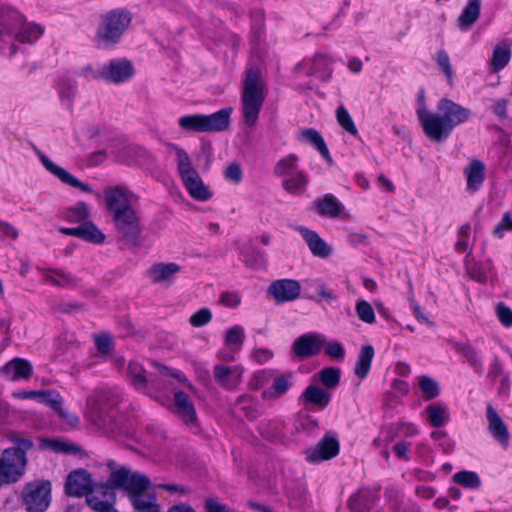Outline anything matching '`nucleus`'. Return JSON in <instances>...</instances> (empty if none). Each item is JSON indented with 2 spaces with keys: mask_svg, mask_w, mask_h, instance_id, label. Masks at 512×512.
<instances>
[{
  "mask_svg": "<svg viewBox=\"0 0 512 512\" xmlns=\"http://www.w3.org/2000/svg\"><path fill=\"white\" fill-rule=\"evenodd\" d=\"M417 383L425 400H432L440 394L438 383L427 375L419 376Z\"/></svg>",
  "mask_w": 512,
  "mask_h": 512,
  "instance_id": "obj_44",
  "label": "nucleus"
},
{
  "mask_svg": "<svg viewBox=\"0 0 512 512\" xmlns=\"http://www.w3.org/2000/svg\"><path fill=\"white\" fill-rule=\"evenodd\" d=\"M130 23L131 14L124 9H114L107 12L97 28V43L103 47L116 44Z\"/></svg>",
  "mask_w": 512,
  "mask_h": 512,
  "instance_id": "obj_9",
  "label": "nucleus"
},
{
  "mask_svg": "<svg viewBox=\"0 0 512 512\" xmlns=\"http://www.w3.org/2000/svg\"><path fill=\"white\" fill-rule=\"evenodd\" d=\"M115 486L108 483H97L85 496L88 506L96 512H111L115 503Z\"/></svg>",
  "mask_w": 512,
  "mask_h": 512,
  "instance_id": "obj_14",
  "label": "nucleus"
},
{
  "mask_svg": "<svg viewBox=\"0 0 512 512\" xmlns=\"http://www.w3.org/2000/svg\"><path fill=\"white\" fill-rule=\"evenodd\" d=\"M253 401L251 396L242 395L237 399V405L240 406V409L245 413V416L248 418L256 417V410L252 407Z\"/></svg>",
  "mask_w": 512,
  "mask_h": 512,
  "instance_id": "obj_60",
  "label": "nucleus"
},
{
  "mask_svg": "<svg viewBox=\"0 0 512 512\" xmlns=\"http://www.w3.org/2000/svg\"><path fill=\"white\" fill-rule=\"evenodd\" d=\"M225 345L230 348L231 352H237L241 349L245 340V330L242 326L235 325L225 332Z\"/></svg>",
  "mask_w": 512,
  "mask_h": 512,
  "instance_id": "obj_41",
  "label": "nucleus"
},
{
  "mask_svg": "<svg viewBox=\"0 0 512 512\" xmlns=\"http://www.w3.org/2000/svg\"><path fill=\"white\" fill-rule=\"evenodd\" d=\"M319 381L327 388H334L340 380V370L334 367H327L319 372Z\"/></svg>",
  "mask_w": 512,
  "mask_h": 512,
  "instance_id": "obj_51",
  "label": "nucleus"
},
{
  "mask_svg": "<svg viewBox=\"0 0 512 512\" xmlns=\"http://www.w3.org/2000/svg\"><path fill=\"white\" fill-rule=\"evenodd\" d=\"M80 238L93 244H101L105 235L92 222H85L81 225Z\"/></svg>",
  "mask_w": 512,
  "mask_h": 512,
  "instance_id": "obj_46",
  "label": "nucleus"
},
{
  "mask_svg": "<svg viewBox=\"0 0 512 512\" xmlns=\"http://www.w3.org/2000/svg\"><path fill=\"white\" fill-rule=\"evenodd\" d=\"M263 381L269 385L262 391V397L268 401H274L288 393L294 383L292 372H280L278 370H265L260 374Z\"/></svg>",
  "mask_w": 512,
  "mask_h": 512,
  "instance_id": "obj_13",
  "label": "nucleus"
},
{
  "mask_svg": "<svg viewBox=\"0 0 512 512\" xmlns=\"http://www.w3.org/2000/svg\"><path fill=\"white\" fill-rule=\"evenodd\" d=\"M231 113L232 108H224L210 115H185L178 119V125L187 132H220L228 128Z\"/></svg>",
  "mask_w": 512,
  "mask_h": 512,
  "instance_id": "obj_8",
  "label": "nucleus"
},
{
  "mask_svg": "<svg viewBox=\"0 0 512 512\" xmlns=\"http://www.w3.org/2000/svg\"><path fill=\"white\" fill-rule=\"evenodd\" d=\"M454 349L457 353L463 355L467 362L476 370H480L482 368L483 362L478 352L472 346L464 343H456Z\"/></svg>",
  "mask_w": 512,
  "mask_h": 512,
  "instance_id": "obj_45",
  "label": "nucleus"
},
{
  "mask_svg": "<svg viewBox=\"0 0 512 512\" xmlns=\"http://www.w3.org/2000/svg\"><path fill=\"white\" fill-rule=\"evenodd\" d=\"M314 205L319 215L328 218L338 217L344 208L341 202L332 194H326L324 197L315 200Z\"/></svg>",
  "mask_w": 512,
  "mask_h": 512,
  "instance_id": "obj_34",
  "label": "nucleus"
},
{
  "mask_svg": "<svg viewBox=\"0 0 512 512\" xmlns=\"http://www.w3.org/2000/svg\"><path fill=\"white\" fill-rule=\"evenodd\" d=\"M470 233L471 228L469 225H463L458 231V239L455 243V250L459 253L466 252L470 247Z\"/></svg>",
  "mask_w": 512,
  "mask_h": 512,
  "instance_id": "obj_52",
  "label": "nucleus"
},
{
  "mask_svg": "<svg viewBox=\"0 0 512 512\" xmlns=\"http://www.w3.org/2000/svg\"><path fill=\"white\" fill-rule=\"evenodd\" d=\"M374 358V348L371 345L361 347L355 364L354 373L360 380L367 377Z\"/></svg>",
  "mask_w": 512,
  "mask_h": 512,
  "instance_id": "obj_36",
  "label": "nucleus"
},
{
  "mask_svg": "<svg viewBox=\"0 0 512 512\" xmlns=\"http://www.w3.org/2000/svg\"><path fill=\"white\" fill-rule=\"evenodd\" d=\"M45 33V26L29 21L24 14L11 6L0 8V53L13 56L18 43L32 45Z\"/></svg>",
  "mask_w": 512,
  "mask_h": 512,
  "instance_id": "obj_3",
  "label": "nucleus"
},
{
  "mask_svg": "<svg viewBox=\"0 0 512 512\" xmlns=\"http://www.w3.org/2000/svg\"><path fill=\"white\" fill-rule=\"evenodd\" d=\"M90 216V208L84 202H78L74 206L69 207L64 214L67 221L73 223H81L86 221Z\"/></svg>",
  "mask_w": 512,
  "mask_h": 512,
  "instance_id": "obj_42",
  "label": "nucleus"
},
{
  "mask_svg": "<svg viewBox=\"0 0 512 512\" xmlns=\"http://www.w3.org/2000/svg\"><path fill=\"white\" fill-rule=\"evenodd\" d=\"M496 315L503 326H512V310L509 307H507L503 303H499L496 306Z\"/></svg>",
  "mask_w": 512,
  "mask_h": 512,
  "instance_id": "obj_59",
  "label": "nucleus"
},
{
  "mask_svg": "<svg viewBox=\"0 0 512 512\" xmlns=\"http://www.w3.org/2000/svg\"><path fill=\"white\" fill-rule=\"evenodd\" d=\"M486 168L479 160H472L465 168L464 173L467 179V190L476 192L482 186L485 179Z\"/></svg>",
  "mask_w": 512,
  "mask_h": 512,
  "instance_id": "obj_31",
  "label": "nucleus"
},
{
  "mask_svg": "<svg viewBox=\"0 0 512 512\" xmlns=\"http://www.w3.org/2000/svg\"><path fill=\"white\" fill-rule=\"evenodd\" d=\"M242 368L240 366L215 365L214 378L217 383L226 389H234L241 381Z\"/></svg>",
  "mask_w": 512,
  "mask_h": 512,
  "instance_id": "obj_27",
  "label": "nucleus"
},
{
  "mask_svg": "<svg viewBox=\"0 0 512 512\" xmlns=\"http://www.w3.org/2000/svg\"><path fill=\"white\" fill-rule=\"evenodd\" d=\"M296 231L301 235L313 256L324 259L332 254V247L317 232L303 226L296 227Z\"/></svg>",
  "mask_w": 512,
  "mask_h": 512,
  "instance_id": "obj_23",
  "label": "nucleus"
},
{
  "mask_svg": "<svg viewBox=\"0 0 512 512\" xmlns=\"http://www.w3.org/2000/svg\"><path fill=\"white\" fill-rule=\"evenodd\" d=\"M212 319V312L209 308H201L193 313L189 318V323L193 327H202L208 324Z\"/></svg>",
  "mask_w": 512,
  "mask_h": 512,
  "instance_id": "obj_54",
  "label": "nucleus"
},
{
  "mask_svg": "<svg viewBox=\"0 0 512 512\" xmlns=\"http://www.w3.org/2000/svg\"><path fill=\"white\" fill-rule=\"evenodd\" d=\"M355 312L357 317L364 323L373 324L376 320L372 305L365 300L356 302Z\"/></svg>",
  "mask_w": 512,
  "mask_h": 512,
  "instance_id": "obj_50",
  "label": "nucleus"
},
{
  "mask_svg": "<svg viewBox=\"0 0 512 512\" xmlns=\"http://www.w3.org/2000/svg\"><path fill=\"white\" fill-rule=\"evenodd\" d=\"M411 442L401 439L397 441L392 450L398 459L409 461L411 459Z\"/></svg>",
  "mask_w": 512,
  "mask_h": 512,
  "instance_id": "obj_56",
  "label": "nucleus"
},
{
  "mask_svg": "<svg viewBox=\"0 0 512 512\" xmlns=\"http://www.w3.org/2000/svg\"><path fill=\"white\" fill-rule=\"evenodd\" d=\"M266 94L259 71L255 68L248 69L242 91V110L247 125L252 126L256 123Z\"/></svg>",
  "mask_w": 512,
  "mask_h": 512,
  "instance_id": "obj_6",
  "label": "nucleus"
},
{
  "mask_svg": "<svg viewBox=\"0 0 512 512\" xmlns=\"http://www.w3.org/2000/svg\"><path fill=\"white\" fill-rule=\"evenodd\" d=\"M390 440L395 438L407 439L417 436L420 433L419 427L412 422L399 421L389 427Z\"/></svg>",
  "mask_w": 512,
  "mask_h": 512,
  "instance_id": "obj_40",
  "label": "nucleus"
},
{
  "mask_svg": "<svg viewBox=\"0 0 512 512\" xmlns=\"http://www.w3.org/2000/svg\"><path fill=\"white\" fill-rule=\"evenodd\" d=\"M36 401L45 404L56 411L63 404L62 397L55 390H37Z\"/></svg>",
  "mask_w": 512,
  "mask_h": 512,
  "instance_id": "obj_47",
  "label": "nucleus"
},
{
  "mask_svg": "<svg viewBox=\"0 0 512 512\" xmlns=\"http://www.w3.org/2000/svg\"><path fill=\"white\" fill-rule=\"evenodd\" d=\"M0 373L10 381L28 379L32 374V365L22 358H14L0 368Z\"/></svg>",
  "mask_w": 512,
  "mask_h": 512,
  "instance_id": "obj_26",
  "label": "nucleus"
},
{
  "mask_svg": "<svg viewBox=\"0 0 512 512\" xmlns=\"http://www.w3.org/2000/svg\"><path fill=\"white\" fill-rule=\"evenodd\" d=\"M219 301L227 308H236L241 303V296L235 291H225L221 293Z\"/></svg>",
  "mask_w": 512,
  "mask_h": 512,
  "instance_id": "obj_57",
  "label": "nucleus"
},
{
  "mask_svg": "<svg viewBox=\"0 0 512 512\" xmlns=\"http://www.w3.org/2000/svg\"><path fill=\"white\" fill-rule=\"evenodd\" d=\"M379 491L369 488L360 489L349 500V507L354 512H384L376 509Z\"/></svg>",
  "mask_w": 512,
  "mask_h": 512,
  "instance_id": "obj_24",
  "label": "nucleus"
},
{
  "mask_svg": "<svg viewBox=\"0 0 512 512\" xmlns=\"http://www.w3.org/2000/svg\"><path fill=\"white\" fill-rule=\"evenodd\" d=\"M127 378L130 383L137 389L145 391L147 388V379L145 370L137 361H130L127 368Z\"/></svg>",
  "mask_w": 512,
  "mask_h": 512,
  "instance_id": "obj_39",
  "label": "nucleus"
},
{
  "mask_svg": "<svg viewBox=\"0 0 512 512\" xmlns=\"http://www.w3.org/2000/svg\"><path fill=\"white\" fill-rule=\"evenodd\" d=\"M453 480L455 483L469 489L478 488L481 484L478 474L472 471L458 472L454 474Z\"/></svg>",
  "mask_w": 512,
  "mask_h": 512,
  "instance_id": "obj_49",
  "label": "nucleus"
},
{
  "mask_svg": "<svg viewBox=\"0 0 512 512\" xmlns=\"http://www.w3.org/2000/svg\"><path fill=\"white\" fill-rule=\"evenodd\" d=\"M40 160L43 166L64 184L77 188L83 193H94V189L89 184L80 181L67 170L52 162L47 156L41 155Z\"/></svg>",
  "mask_w": 512,
  "mask_h": 512,
  "instance_id": "obj_22",
  "label": "nucleus"
},
{
  "mask_svg": "<svg viewBox=\"0 0 512 512\" xmlns=\"http://www.w3.org/2000/svg\"><path fill=\"white\" fill-rule=\"evenodd\" d=\"M336 119L338 124L351 135H358V129L349 114L348 110L343 106H339L336 110Z\"/></svg>",
  "mask_w": 512,
  "mask_h": 512,
  "instance_id": "obj_48",
  "label": "nucleus"
},
{
  "mask_svg": "<svg viewBox=\"0 0 512 512\" xmlns=\"http://www.w3.org/2000/svg\"><path fill=\"white\" fill-rule=\"evenodd\" d=\"M43 276V281L61 288H71L76 286V278L69 272L59 269H39Z\"/></svg>",
  "mask_w": 512,
  "mask_h": 512,
  "instance_id": "obj_30",
  "label": "nucleus"
},
{
  "mask_svg": "<svg viewBox=\"0 0 512 512\" xmlns=\"http://www.w3.org/2000/svg\"><path fill=\"white\" fill-rule=\"evenodd\" d=\"M119 396L111 390H95L87 398L84 417L94 426L103 427L109 410L118 402Z\"/></svg>",
  "mask_w": 512,
  "mask_h": 512,
  "instance_id": "obj_11",
  "label": "nucleus"
},
{
  "mask_svg": "<svg viewBox=\"0 0 512 512\" xmlns=\"http://www.w3.org/2000/svg\"><path fill=\"white\" fill-rule=\"evenodd\" d=\"M10 440L16 447L5 449L0 457V487L18 482L25 473L26 452L32 447L29 439L13 435Z\"/></svg>",
  "mask_w": 512,
  "mask_h": 512,
  "instance_id": "obj_5",
  "label": "nucleus"
},
{
  "mask_svg": "<svg viewBox=\"0 0 512 512\" xmlns=\"http://www.w3.org/2000/svg\"><path fill=\"white\" fill-rule=\"evenodd\" d=\"M84 71L86 76L119 84L128 81L133 76L134 67L126 59H114L103 64L96 71H93L91 67H87Z\"/></svg>",
  "mask_w": 512,
  "mask_h": 512,
  "instance_id": "obj_12",
  "label": "nucleus"
},
{
  "mask_svg": "<svg viewBox=\"0 0 512 512\" xmlns=\"http://www.w3.org/2000/svg\"><path fill=\"white\" fill-rule=\"evenodd\" d=\"M487 429L493 439L503 448L510 444V433L507 424L491 405L486 408Z\"/></svg>",
  "mask_w": 512,
  "mask_h": 512,
  "instance_id": "obj_19",
  "label": "nucleus"
},
{
  "mask_svg": "<svg viewBox=\"0 0 512 512\" xmlns=\"http://www.w3.org/2000/svg\"><path fill=\"white\" fill-rule=\"evenodd\" d=\"M340 451V443L335 432L328 431L311 449L306 451V459L310 463H320L336 457Z\"/></svg>",
  "mask_w": 512,
  "mask_h": 512,
  "instance_id": "obj_15",
  "label": "nucleus"
},
{
  "mask_svg": "<svg viewBox=\"0 0 512 512\" xmlns=\"http://www.w3.org/2000/svg\"><path fill=\"white\" fill-rule=\"evenodd\" d=\"M385 497L392 512H400V504L403 501V493L401 490L396 488H388L385 491Z\"/></svg>",
  "mask_w": 512,
  "mask_h": 512,
  "instance_id": "obj_53",
  "label": "nucleus"
},
{
  "mask_svg": "<svg viewBox=\"0 0 512 512\" xmlns=\"http://www.w3.org/2000/svg\"><path fill=\"white\" fill-rule=\"evenodd\" d=\"M512 231V218L506 213L499 224L494 228L493 234L501 238L505 232Z\"/></svg>",
  "mask_w": 512,
  "mask_h": 512,
  "instance_id": "obj_61",
  "label": "nucleus"
},
{
  "mask_svg": "<svg viewBox=\"0 0 512 512\" xmlns=\"http://www.w3.org/2000/svg\"><path fill=\"white\" fill-rule=\"evenodd\" d=\"M21 503L26 512H45L52 500V485L48 480L27 482L21 491Z\"/></svg>",
  "mask_w": 512,
  "mask_h": 512,
  "instance_id": "obj_10",
  "label": "nucleus"
},
{
  "mask_svg": "<svg viewBox=\"0 0 512 512\" xmlns=\"http://www.w3.org/2000/svg\"><path fill=\"white\" fill-rule=\"evenodd\" d=\"M482 0H467L457 19V25L461 31L469 30L479 19Z\"/></svg>",
  "mask_w": 512,
  "mask_h": 512,
  "instance_id": "obj_29",
  "label": "nucleus"
},
{
  "mask_svg": "<svg viewBox=\"0 0 512 512\" xmlns=\"http://www.w3.org/2000/svg\"><path fill=\"white\" fill-rule=\"evenodd\" d=\"M301 398L305 403H310L320 409H323L329 404L331 395L316 385H310L304 390Z\"/></svg>",
  "mask_w": 512,
  "mask_h": 512,
  "instance_id": "obj_35",
  "label": "nucleus"
},
{
  "mask_svg": "<svg viewBox=\"0 0 512 512\" xmlns=\"http://www.w3.org/2000/svg\"><path fill=\"white\" fill-rule=\"evenodd\" d=\"M273 173L281 179L282 188L287 193L300 195L306 191L309 180L300 168L299 157L296 154H288L280 158L274 166Z\"/></svg>",
  "mask_w": 512,
  "mask_h": 512,
  "instance_id": "obj_7",
  "label": "nucleus"
},
{
  "mask_svg": "<svg viewBox=\"0 0 512 512\" xmlns=\"http://www.w3.org/2000/svg\"><path fill=\"white\" fill-rule=\"evenodd\" d=\"M300 292V283L293 279L276 280L268 288L269 295L280 303L297 299Z\"/></svg>",
  "mask_w": 512,
  "mask_h": 512,
  "instance_id": "obj_21",
  "label": "nucleus"
},
{
  "mask_svg": "<svg viewBox=\"0 0 512 512\" xmlns=\"http://www.w3.org/2000/svg\"><path fill=\"white\" fill-rule=\"evenodd\" d=\"M184 187L188 191L189 195L201 202L208 201L213 196L208 186L204 183L199 173L196 176H191L182 181Z\"/></svg>",
  "mask_w": 512,
  "mask_h": 512,
  "instance_id": "obj_32",
  "label": "nucleus"
},
{
  "mask_svg": "<svg viewBox=\"0 0 512 512\" xmlns=\"http://www.w3.org/2000/svg\"><path fill=\"white\" fill-rule=\"evenodd\" d=\"M436 61H437L438 65L441 67V69H442L443 73L445 74V76L447 77L448 81H451L453 71H452V67L450 64V58H449L448 53L444 50L438 51L437 56H436Z\"/></svg>",
  "mask_w": 512,
  "mask_h": 512,
  "instance_id": "obj_58",
  "label": "nucleus"
},
{
  "mask_svg": "<svg viewBox=\"0 0 512 512\" xmlns=\"http://www.w3.org/2000/svg\"><path fill=\"white\" fill-rule=\"evenodd\" d=\"M95 344L99 352H101L103 355H106L111 350L112 339L106 334L98 335L95 337Z\"/></svg>",
  "mask_w": 512,
  "mask_h": 512,
  "instance_id": "obj_63",
  "label": "nucleus"
},
{
  "mask_svg": "<svg viewBox=\"0 0 512 512\" xmlns=\"http://www.w3.org/2000/svg\"><path fill=\"white\" fill-rule=\"evenodd\" d=\"M326 338L319 333H307L298 337L292 346L294 354L302 359L315 356L325 347Z\"/></svg>",
  "mask_w": 512,
  "mask_h": 512,
  "instance_id": "obj_17",
  "label": "nucleus"
},
{
  "mask_svg": "<svg viewBox=\"0 0 512 512\" xmlns=\"http://www.w3.org/2000/svg\"><path fill=\"white\" fill-rule=\"evenodd\" d=\"M104 199L117 233L127 242L136 243L141 234L140 215L136 209L139 196L125 184L106 187Z\"/></svg>",
  "mask_w": 512,
  "mask_h": 512,
  "instance_id": "obj_1",
  "label": "nucleus"
},
{
  "mask_svg": "<svg viewBox=\"0 0 512 512\" xmlns=\"http://www.w3.org/2000/svg\"><path fill=\"white\" fill-rule=\"evenodd\" d=\"M333 61L330 55L319 53L313 59L300 63L296 70L305 76H316L322 81H329L333 73L330 68Z\"/></svg>",
  "mask_w": 512,
  "mask_h": 512,
  "instance_id": "obj_16",
  "label": "nucleus"
},
{
  "mask_svg": "<svg viewBox=\"0 0 512 512\" xmlns=\"http://www.w3.org/2000/svg\"><path fill=\"white\" fill-rule=\"evenodd\" d=\"M301 140L313 145L325 158H329V150L322 136L314 129H305L300 134Z\"/></svg>",
  "mask_w": 512,
  "mask_h": 512,
  "instance_id": "obj_43",
  "label": "nucleus"
},
{
  "mask_svg": "<svg viewBox=\"0 0 512 512\" xmlns=\"http://www.w3.org/2000/svg\"><path fill=\"white\" fill-rule=\"evenodd\" d=\"M466 269L469 276L477 282H486L492 271V263L487 260L484 262L466 261Z\"/></svg>",
  "mask_w": 512,
  "mask_h": 512,
  "instance_id": "obj_37",
  "label": "nucleus"
},
{
  "mask_svg": "<svg viewBox=\"0 0 512 512\" xmlns=\"http://www.w3.org/2000/svg\"><path fill=\"white\" fill-rule=\"evenodd\" d=\"M110 483L128 493L136 512H161L156 496L148 491L150 481L145 475L125 466L112 468Z\"/></svg>",
  "mask_w": 512,
  "mask_h": 512,
  "instance_id": "obj_4",
  "label": "nucleus"
},
{
  "mask_svg": "<svg viewBox=\"0 0 512 512\" xmlns=\"http://www.w3.org/2000/svg\"><path fill=\"white\" fill-rule=\"evenodd\" d=\"M163 405H166V402L170 405L171 411L176 414L179 418H181L186 424H195L197 420L196 411L193 403L191 402L189 396L182 392L176 391L174 392V401L170 403L167 399L166 401L162 399H158Z\"/></svg>",
  "mask_w": 512,
  "mask_h": 512,
  "instance_id": "obj_20",
  "label": "nucleus"
},
{
  "mask_svg": "<svg viewBox=\"0 0 512 512\" xmlns=\"http://www.w3.org/2000/svg\"><path fill=\"white\" fill-rule=\"evenodd\" d=\"M326 349L325 352L328 356L335 358V359H341L344 357V348L343 346L338 342H330L325 344Z\"/></svg>",
  "mask_w": 512,
  "mask_h": 512,
  "instance_id": "obj_64",
  "label": "nucleus"
},
{
  "mask_svg": "<svg viewBox=\"0 0 512 512\" xmlns=\"http://www.w3.org/2000/svg\"><path fill=\"white\" fill-rule=\"evenodd\" d=\"M224 174L225 178L232 183H239L242 180V170L236 163L230 164Z\"/></svg>",
  "mask_w": 512,
  "mask_h": 512,
  "instance_id": "obj_62",
  "label": "nucleus"
},
{
  "mask_svg": "<svg viewBox=\"0 0 512 512\" xmlns=\"http://www.w3.org/2000/svg\"><path fill=\"white\" fill-rule=\"evenodd\" d=\"M171 149L175 153V161L177 165V171L180 176L181 181L187 179L191 176H196L198 171L192 164L191 157L189 154L181 147L172 144Z\"/></svg>",
  "mask_w": 512,
  "mask_h": 512,
  "instance_id": "obj_33",
  "label": "nucleus"
},
{
  "mask_svg": "<svg viewBox=\"0 0 512 512\" xmlns=\"http://www.w3.org/2000/svg\"><path fill=\"white\" fill-rule=\"evenodd\" d=\"M426 413L430 424L434 427L444 426L449 420L447 406L443 403H433L426 407Z\"/></svg>",
  "mask_w": 512,
  "mask_h": 512,
  "instance_id": "obj_38",
  "label": "nucleus"
},
{
  "mask_svg": "<svg viewBox=\"0 0 512 512\" xmlns=\"http://www.w3.org/2000/svg\"><path fill=\"white\" fill-rule=\"evenodd\" d=\"M181 266L174 262L155 263L148 270V277L155 284H171L178 273Z\"/></svg>",
  "mask_w": 512,
  "mask_h": 512,
  "instance_id": "obj_25",
  "label": "nucleus"
},
{
  "mask_svg": "<svg viewBox=\"0 0 512 512\" xmlns=\"http://www.w3.org/2000/svg\"><path fill=\"white\" fill-rule=\"evenodd\" d=\"M95 485L91 474L87 470L79 468L68 474L65 481V492L69 496L82 497Z\"/></svg>",
  "mask_w": 512,
  "mask_h": 512,
  "instance_id": "obj_18",
  "label": "nucleus"
},
{
  "mask_svg": "<svg viewBox=\"0 0 512 512\" xmlns=\"http://www.w3.org/2000/svg\"><path fill=\"white\" fill-rule=\"evenodd\" d=\"M436 108L437 112L429 111L421 97L416 110L424 134L434 142H442L447 139L453 129L466 122L471 115L468 108L448 98L439 100Z\"/></svg>",
  "mask_w": 512,
  "mask_h": 512,
  "instance_id": "obj_2",
  "label": "nucleus"
},
{
  "mask_svg": "<svg viewBox=\"0 0 512 512\" xmlns=\"http://www.w3.org/2000/svg\"><path fill=\"white\" fill-rule=\"evenodd\" d=\"M511 55V42L505 40L496 44L489 62V71L496 73L504 69L510 62Z\"/></svg>",
  "mask_w": 512,
  "mask_h": 512,
  "instance_id": "obj_28",
  "label": "nucleus"
},
{
  "mask_svg": "<svg viewBox=\"0 0 512 512\" xmlns=\"http://www.w3.org/2000/svg\"><path fill=\"white\" fill-rule=\"evenodd\" d=\"M77 84L72 80H64L59 86V95L62 101L70 103L75 97Z\"/></svg>",
  "mask_w": 512,
  "mask_h": 512,
  "instance_id": "obj_55",
  "label": "nucleus"
}]
</instances>
